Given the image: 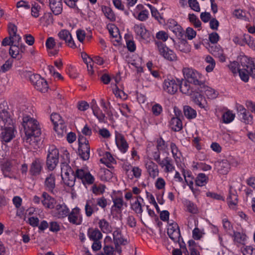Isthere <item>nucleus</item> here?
Segmentation results:
<instances>
[{
    "instance_id": "48",
    "label": "nucleus",
    "mask_w": 255,
    "mask_h": 255,
    "mask_svg": "<svg viewBox=\"0 0 255 255\" xmlns=\"http://www.w3.org/2000/svg\"><path fill=\"white\" fill-rule=\"evenodd\" d=\"M185 206L187 208V211L192 214H196L198 212V209L196 205L193 202L190 201H186L185 202Z\"/></svg>"
},
{
    "instance_id": "47",
    "label": "nucleus",
    "mask_w": 255,
    "mask_h": 255,
    "mask_svg": "<svg viewBox=\"0 0 255 255\" xmlns=\"http://www.w3.org/2000/svg\"><path fill=\"white\" fill-rule=\"evenodd\" d=\"M229 67L234 74H237L238 73L240 76V69L242 68L240 63L239 64L237 61H233L231 62L229 65Z\"/></svg>"
},
{
    "instance_id": "42",
    "label": "nucleus",
    "mask_w": 255,
    "mask_h": 255,
    "mask_svg": "<svg viewBox=\"0 0 255 255\" xmlns=\"http://www.w3.org/2000/svg\"><path fill=\"white\" fill-rule=\"evenodd\" d=\"M239 116L241 121L245 124L251 125L253 123V117L249 112L247 111L244 113H243L242 114H239Z\"/></svg>"
},
{
    "instance_id": "57",
    "label": "nucleus",
    "mask_w": 255,
    "mask_h": 255,
    "mask_svg": "<svg viewBox=\"0 0 255 255\" xmlns=\"http://www.w3.org/2000/svg\"><path fill=\"white\" fill-rule=\"evenodd\" d=\"M106 186L103 184H100L98 186L93 187V192L96 195L102 194L104 192Z\"/></svg>"
},
{
    "instance_id": "3",
    "label": "nucleus",
    "mask_w": 255,
    "mask_h": 255,
    "mask_svg": "<svg viewBox=\"0 0 255 255\" xmlns=\"http://www.w3.org/2000/svg\"><path fill=\"white\" fill-rule=\"evenodd\" d=\"M241 68L240 78L245 82H247L249 76L255 79V59L246 56H241L240 58Z\"/></svg>"
},
{
    "instance_id": "30",
    "label": "nucleus",
    "mask_w": 255,
    "mask_h": 255,
    "mask_svg": "<svg viewBox=\"0 0 255 255\" xmlns=\"http://www.w3.org/2000/svg\"><path fill=\"white\" fill-rule=\"evenodd\" d=\"M11 168L12 164L9 161H6L1 164V169L5 177H11L12 175Z\"/></svg>"
},
{
    "instance_id": "11",
    "label": "nucleus",
    "mask_w": 255,
    "mask_h": 255,
    "mask_svg": "<svg viewBox=\"0 0 255 255\" xmlns=\"http://www.w3.org/2000/svg\"><path fill=\"white\" fill-rule=\"evenodd\" d=\"M179 88V84L177 79L167 78L164 80L163 89L169 94L173 95L175 94Z\"/></svg>"
},
{
    "instance_id": "4",
    "label": "nucleus",
    "mask_w": 255,
    "mask_h": 255,
    "mask_svg": "<svg viewBox=\"0 0 255 255\" xmlns=\"http://www.w3.org/2000/svg\"><path fill=\"white\" fill-rule=\"evenodd\" d=\"M78 152L80 157L84 160L89 159L90 157V147L88 140L83 135L78 136Z\"/></svg>"
},
{
    "instance_id": "61",
    "label": "nucleus",
    "mask_w": 255,
    "mask_h": 255,
    "mask_svg": "<svg viewBox=\"0 0 255 255\" xmlns=\"http://www.w3.org/2000/svg\"><path fill=\"white\" fill-rule=\"evenodd\" d=\"M242 252L244 255H255V248L252 246H246Z\"/></svg>"
},
{
    "instance_id": "6",
    "label": "nucleus",
    "mask_w": 255,
    "mask_h": 255,
    "mask_svg": "<svg viewBox=\"0 0 255 255\" xmlns=\"http://www.w3.org/2000/svg\"><path fill=\"white\" fill-rule=\"evenodd\" d=\"M155 43L159 54L165 59L169 61H175L177 60V56L175 52L167 47L165 44L162 42L156 40Z\"/></svg>"
},
{
    "instance_id": "51",
    "label": "nucleus",
    "mask_w": 255,
    "mask_h": 255,
    "mask_svg": "<svg viewBox=\"0 0 255 255\" xmlns=\"http://www.w3.org/2000/svg\"><path fill=\"white\" fill-rule=\"evenodd\" d=\"M171 30L179 38H182L184 35V31L179 25L173 26L171 28Z\"/></svg>"
},
{
    "instance_id": "19",
    "label": "nucleus",
    "mask_w": 255,
    "mask_h": 255,
    "mask_svg": "<svg viewBox=\"0 0 255 255\" xmlns=\"http://www.w3.org/2000/svg\"><path fill=\"white\" fill-rule=\"evenodd\" d=\"M69 213V209L64 204H57L55 208L54 216L58 219H63L67 217Z\"/></svg>"
},
{
    "instance_id": "13",
    "label": "nucleus",
    "mask_w": 255,
    "mask_h": 255,
    "mask_svg": "<svg viewBox=\"0 0 255 255\" xmlns=\"http://www.w3.org/2000/svg\"><path fill=\"white\" fill-rule=\"evenodd\" d=\"M14 126V121L10 113L5 109L0 112V128Z\"/></svg>"
},
{
    "instance_id": "12",
    "label": "nucleus",
    "mask_w": 255,
    "mask_h": 255,
    "mask_svg": "<svg viewBox=\"0 0 255 255\" xmlns=\"http://www.w3.org/2000/svg\"><path fill=\"white\" fill-rule=\"evenodd\" d=\"M43 160L38 158L34 159L30 165L29 174L33 176L39 175L43 170Z\"/></svg>"
},
{
    "instance_id": "63",
    "label": "nucleus",
    "mask_w": 255,
    "mask_h": 255,
    "mask_svg": "<svg viewBox=\"0 0 255 255\" xmlns=\"http://www.w3.org/2000/svg\"><path fill=\"white\" fill-rule=\"evenodd\" d=\"M234 15L238 18L245 19L246 17V12L241 9H236L234 11Z\"/></svg>"
},
{
    "instance_id": "14",
    "label": "nucleus",
    "mask_w": 255,
    "mask_h": 255,
    "mask_svg": "<svg viewBox=\"0 0 255 255\" xmlns=\"http://www.w3.org/2000/svg\"><path fill=\"white\" fill-rule=\"evenodd\" d=\"M68 219L70 223L79 225L82 223V218L80 214V210L76 207L72 210L68 215Z\"/></svg>"
},
{
    "instance_id": "36",
    "label": "nucleus",
    "mask_w": 255,
    "mask_h": 255,
    "mask_svg": "<svg viewBox=\"0 0 255 255\" xmlns=\"http://www.w3.org/2000/svg\"><path fill=\"white\" fill-rule=\"evenodd\" d=\"M178 42V44L176 45V48L181 52L187 53L190 51V46L188 44L186 40L183 38Z\"/></svg>"
},
{
    "instance_id": "16",
    "label": "nucleus",
    "mask_w": 255,
    "mask_h": 255,
    "mask_svg": "<svg viewBox=\"0 0 255 255\" xmlns=\"http://www.w3.org/2000/svg\"><path fill=\"white\" fill-rule=\"evenodd\" d=\"M115 139L116 143L120 150L123 153L126 152L128 149V145L124 136L121 133L116 131Z\"/></svg>"
},
{
    "instance_id": "18",
    "label": "nucleus",
    "mask_w": 255,
    "mask_h": 255,
    "mask_svg": "<svg viewBox=\"0 0 255 255\" xmlns=\"http://www.w3.org/2000/svg\"><path fill=\"white\" fill-rule=\"evenodd\" d=\"M58 35L60 39L64 40L68 46L72 48L76 47L71 34L68 30L63 29L59 32Z\"/></svg>"
},
{
    "instance_id": "45",
    "label": "nucleus",
    "mask_w": 255,
    "mask_h": 255,
    "mask_svg": "<svg viewBox=\"0 0 255 255\" xmlns=\"http://www.w3.org/2000/svg\"><path fill=\"white\" fill-rule=\"evenodd\" d=\"M205 62L208 64L206 67V71L207 72H212L215 67V61L211 56L208 55L205 58Z\"/></svg>"
},
{
    "instance_id": "55",
    "label": "nucleus",
    "mask_w": 255,
    "mask_h": 255,
    "mask_svg": "<svg viewBox=\"0 0 255 255\" xmlns=\"http://www.w3.org/2000/svg\"><path fill=\"white\" fill-rule=\"evenodd\" d=\"M204 233L198 228H195L192 231V237L194 240H198L201 239Z\"/></svg>"
},
{
    "instance_id": "40",
    "label": "nucleus",
    "mask_w": 255,
    "mask_h": 255,
    "mask_svg": "<svg viewBox=\"0 0 255 255\" xmlns=\"http://www.w3.org/2000/svg\"><path fill=\"white\" fill-rule=\"evenodd\" d=\"M208 181V176L204 173H199L196 178L195 184L198 186H203L207 183Z\"/></svg>"
},
{
    "instance_id": "17",
    "label": "nucleus",
    "mask_w": 255,
    "mask_h": 255,
    "mask_svg": "<svg viewBox=\"0 0 255 255\" xmlns=\"http://www.w3.org/2000/svg\"><path fill=\"white\" fill-rule=\"evenodd\" d=\"M177 80L179 84V88L183 94L191 95L196 90L194 89V85L191 87L189 84L190 82L186 80L177 79Z\"/></svg>"
},
{
    "instance_id": "2",
    "label": "nucleus",
    "mask_w": 255,
    "mask_h": 255,
    "mask_svg": "<svg viewBox=\"0 0 255 255\" xmlns=\"http://www.w3.org/2000/svg\"><path fill=\"white\" fill-rule=\"evenodd\" d=\"M22 126L24 128L26 142L32 144L37 141L36 139L41 133V128L38 121L29 116L24 117L22 119Z\"/></svg>"
},
{
    "instance_id": "5",
    "label": "nucleus",
    "mask_w": 255,
    "mask_h": 255,
    "mask_svg": "<svg viewBox=\"0 0 255 255\" xmlns=\"http://www.w3.org/2000/svg\"><path fill=\"white\" fill-rule=\"evenodd\" d=\"M59 162V151L54 145L49 147L47 155L46 165L49 170H53Z\"/></svg>"
},
{
    "instance_id": "23",
    "label": "nucleus",
    "mask_w": 255,
    "mask_h": 255,
    "mask_svg": "<svg viewBox=\"0 0 255 255\" xmlns=\"http://www.w3.org/2000/svg\"><path fill=\"white\" fill-rule=\"evenodd\" d=\"M91 107L92 109L94 115L97 117L99 121L100 122H105L106 118L105 115L98 106L96 101L94 99L92 101Z\"/></svg>"
},
{
    "instance_id": "29",
    "label": "nucleus",
    "mask_w": 255,
    "mask_h": 255,
    "mask_svg": "<svg viewBox=\"0 0 255 255\" xmlns=\"http://www.w3.org/2000/svg\"><path fill=\"white\" fill-rule=\"evenodd\" d=\"M146 168L150 177L154 178L158 175V166L152 161H149L146 164Z\"/></svg>"
},
{
    "instance_id": "50",
    "label": "nucleus",
    "mask_w": 255,
    "mask_h": 255,
    "mask_svg": "<svg viewBox=\"0 0 255 255\" xmlns=\"http://www.w3.org/2000/svg\"><path fill=\"white\" fill-rule=\"evenodd\" d=\"M246 238V236L244 234L238 232L234 233V240L238 243L244 244Z\"/></svg>"
},
{
    "instance_id": "9",
    "label": "nucleus",
    "mask_w": 255,
    "mask_h": 255,
    "mask_svg": "<svg viewBox=\"0 0 255 255\" xmlns=\"http://www.w3.org/2000/svg\"><path fill=\"white\" fill-rule=\"evenodd\" d=\"M114 242L115 246V250L119 254L122 253V248L121 245H126L128 244V241L123 238L121 231L117 229L114 231L113 234Z\"/></svg>"
},
{
    "instance_id": "26",
    "label": "nucleus",
    "mask_w": 255,
    "mask_h": 255,
    "mask_svg": "<svg viewBox=\"0 0 255 255\" xmlns=\"http://www.w3.org/2000/svg\"><path fill=\"white\" fill-rule=\"evenodd\" d=\"M218 172L221 174H226L229 171L230 165L227 160L224 159L216 163Z\"/></svg>"
},
{
    "instance_id": "39",
    "label": "nucleus",
    "mask_w": 255,
    "mask_h": 255,
    "mask_svg": "<svg viewBox=\"0 0 255 255\" xmlns=\"http://www.w3.org/2000/svg\"><path fill=\"white\" fill-rule=\"evenodd\" d=\"M113 205L112 209L117 212L121 211L124 205V201L122 197H116L113 198Z\"/></svg>"
},
{
    "instance_id": "20",
    "label": "nucleus",
    "mask_w": 255,
    "mask_h": 255,
    "mask_svg": "<svg viewBox=\"0 0 255 255\" xmlns=\"http://www.w3.org/2000/svg\"><path fill=\"white\" fill-rule=\"evenodd\" d=\"M85 210L86 215L88 217H91L93 213L99 211V208L95 202V199L92 198L91 199L87 200L86 204L85 206Z\"/></svg>"
},
{
    "instance_id": "25",
    "label": "nucleus",
    "mask_w": 255,
    "mask_h": 255,
    "mask_svg": "<svg viewBox=\"0 0 255 255\" xmlns=\"http://www.w3.org/2000/svg\"><path fill=\"white\" fill-rule=\"evenodd\" d=\"M159 165L164 168V171L166 173L172 172L175 169L172 160L169 157H166L159 162Z\"/></svg>"
},
{
    "instance_id": "35",
    "label": "nucleus",
    "mask_w": 255,
    "mask_h": 255,
    "mask_svg": "<svg viewBox=\"0 0 255 255\" xmlns=\"http://www.w3.org/2000/svg\"><path fill=\"white\" fill-rule=\"evenodd\" d=\"M61 169L62 178H63V176H69V174L70 175V174H73L74 172H75L69 166L67 161L63 162L61 163Z\"/></svg>"
},
{
    "instance_id": "31",
    "label": "nucleus",
    "mask_w": 255,
    "mask_h": 255,
    "mask_svg": "<svg viewBox=\"0 0 255 255\" xmlns=\"http://www.w3.org/2000/svg\"><path fill=\"white\" fill-rule=\"evenodd\" d=\"M170 127L174 131H179L182 128V123L181 119L172 118L170 121Z\"/></svg>"
},
{
    "instance_id": "62",
    "label": "nucleus",
    "mask_w": 255,
    "mask_h": 255,
    "mask_svg": "<svg viewBox=\"0 0 255 255\" xmlns=\"http://www.w3.org/2000/svg\"><path fill=\"white\" fill-rule=\"evenodd\" d=\"M168 37V34L164 31H159L156 34V38L157 39L162 40L164 42L167 40Z\"/></svg>"
},
{
    "instance_id": "1",
    "label": "nucleus",
    "mask_w": 255,
    "mask_h": 255,
    "mask_svg": "<svg viewBox=\"0 0 255 255\" xmlns=\"http://www.w3.org/2000/svg\"><path fill=\"white\" fill-rule=\"evenodd\" d=\"M182 72L185 80L192 84L195 89L200 92H205L207 96L212 98L215 97L213 89L205 84L202 75L198 71L192 68H184Z\"/></svg>"
},
{
    "instance_id": "37",
    "label": "nucleus",
    "mask_w": 255,
    "mask_h": 255,
    "mask_svg": "<svg viewBox=\"0 0 255 255\" xmlns=\"http://www.w3.org/2000/svg\"><path fill=\"white\" fill-rule=\"evenodd\" d=\"M183 111L185 116L188 119H193L196 117V110L189 106H185L183 108Z\"/></svg>"
},
{
    "instance_id": "60",
    "label": "nucleus",
    "mask_w": 255,
    "mask_h": 255,
    "mask_svg": "<svg viewBox=\"0 0 255 255\" xmlns=\"http://www.w3.org/2000/svg\"><path fill=\"white\" fill-rule=\"evenodd\" d=\"M152 112L155 116H158L162 112V106L159 104L154 105L152 107Z\"/></svg>"
},
{
    "instance_id": "59",
    "label": "nucleus",
    "mask_w": 255,
    "mask_h": 255,
    "mask_svg": "<svg viewBox=\"0 0 255 255\" xmlns=\"http://www.w3.org/2000/svg\"><path fill=\"white\" fill-rule=\"evenodd\" d=\"M50 118L54 125L63 121L61 116L57 113L52 114Z\"/></svg>"
},
{
    "instance_id": "38",
    "label": "nucleus",
    "mask_w": 255,
    "mask_h": 255,
    "mask_svg": "<svg viewBox=\"0 0 255 255\" xmlns=\"http://www.w3.org/2000/svg\"><path fill=\"white\" fill-rule=\"evenodd\" d=\"M136 198V200L131 205V207L136 214L141 215L143 210L142 209L141 204L139 201V199L143 200V199L140 196H137Z\"/></svg>"
},
{
    "instance_id": "28",
    "label": "nucleus",
    "mask_w": 255,
    "mask_h": 255,
    "mask_svg": "<svg viewBox=\"0 0 255 255\" xmlns=\"http://www.w3.org/2000/svg\"><path fill=\"white\" fill-rule=\"evenodd\" d=\"M88 236L90 240L98 241L102 239L103 235L98 229L90 228L88 230Z\"/></svg>"
},
{
    "instance_id": "64",
    "label": "nucleus",
    "mask_w": 255,
    "mask_h": 255,
    "mask_svg": "<svg viewBox=\"0 0 255 255\" xmlns=\"http://www.w3.org/2000/svg\"><path fill=\"white\" fill-rule=\"evenodd\" d=\"M45 44L47 48L52 49L56 46V42L54 38L50 37L46 40Z\"/></svg>"
},
{
    "instance_id": "43",
    "label": "nucleus",
    "mask_w": 255,
    "mask_h": 255,
    "mask_svg": "<svg viewBox=\"0 0 255 255\" xmlns=\"http://www.w3.org/2000/svg\"><path fill=\"white\" fill-rule=\"evenodd\" d=\"M54 128L58 134L62 135L66 133V126L64 121L63 122L56 124L54 125Z\"/></svg>"
},
{
    "instance_id": "24",
    "label": "nucleus",
    "mask_w": 255,
    "mask_h": 255,
    "mask_svg": "<svg viewBox=\"0 0 255 255\" xmlns=\"http://www.w3.org/2000/svg\"><path fill=\"white\" fill-rule=\"evenodd\" d=\"M49 5L53 14L56 15L62 11V0H49Z\"/></svg>"
},
{
    "instance_id": "58",
    "label": "nucleus",
    "mask_w": 255,
    "mask_h": 255,
    "mask_svg": "<svg viewBox=\"0 0 255 255\" xmlns=\"http://www.w3.org/2000/svg\"><path fill=\"white\" fill-rule=\"evenodd\" d=\"M148 14L149 13L147 10H142L138 13L136 18L140 21H143L148 18Z\"/></svg>"
},
{
    "instance_id": "49",
    "label": "nucleus",
    "mask_w": 255,
    "mask_h": 255,
    "mask_svg": "<svg viewBox=\"0 0 255 255\" xmlns=\"http://www.w3.org/2000/svg\"><path fill=\"white\" fill-rule=\"evenodd\" d=\"M217 51L215 50H214L213 48H211V51L213 52V54L216 56H217L221 62H225L226 61V56L223 53V50L219 48H217Z\"/></svg>"
},
{
    "instance_id": "32",
    "label": "nucleus",
    "mask_w": 255,
    "mask_h": 255,
    "mask_svg": "<svg viewBox=\"0 0 255 255\" xmlns=\"http://www.w3.org/2000/svg\"><path fill=\"white\" fill-rule=\"evenodd\" d=\"M9 54L13 58H16L18 60L22 58L21 52L19 45L14 44L9 48Z\"/></svg>"
},
{
    "instance_id": "22",
    "label": "nucleus",
    "mask_w": 255,
    "mask_h": 255,
    "mask_svg": "<svg viewBox=\"0 0 255 255\" xmlns=\"http://www.w3.org/2000/svg\"><path fill=\"white\" fill-rule=\"evenodd\" d=\"M41 202L46 208L53 209L56 203V200L50 196L47 192H44L42 194Z\"/></svg>"
},
{
    "instance_id": "52",
    "label": "nucleus",
    "mask_w": 255,
    "mask_h": 255,
    "mask_svg": "<svg viewBox=\"0 0 255 255\" xmlns=\"http://www.w3.org/2000/svg\"><path fill=\"white\" fill-rule=\"evenodd\" d=\"M170 148L173 158L174 159L179 158L181 153L179 151L176 145L173 142L171 143Z\"/></svg>"
},
{
    "instance_id": "21",
    "label": "nucleus",
    "mask_w": 255,
    "mask_h": 255,
    "mask_svg": "<svg viewBox=\"0 0 255 255\" xmlns=\"http://www.w3.org/2000/svg\"><path fill=\"white\" fill-rule=\"evenodd\" d=\"M14 126L3 127L2 129V131L1 133L2 141L8 142L14 137Z\"/></svg>"
},
{
    "instance_id": "27",
    "label": "nucleus",
    "mask_w": 255,
    "mask_h": 255,
    "mask_svg": "<svg viewBox=\"0 0 255 255\" xmlns=\"http://www.w3.org/2000/svg\"><path fill=\"white\" fill-rule=\"evenodd\" d=\"M44 187L47 191L53 193L54 189L55 188V176L54 174H50L45 178Z\"/></svg>"
},
{
    "instance_id": "53",
    "label": "nucleus",
    "mask_w": 255,
    "mask_h": 255,
    "mask_svg": "<svg viewBox=\"0 0 255 255\" xmlns=\"http://www.w3.org/2000/svg\"><path fill=\"white\" fill-rule=\"evenodd\" d=\"M95 202L97 206H99L103 209L106 207L108 204L107 200L104 196L96 199Z\"/></svg>"
},
{
    "instance_id": "7",
    "label": "nucleus",
    "mask_w": 255,
    "mask_h": 255,
    "mask_svg": "<svg viewBox=\"0 0 255 255\" xmlns=\"http://www.w3.org/2000/svg\"><path fill=\"white\" fill-rule=\"evenodd\" d=\"M29 80L37 90L44 93L48 88L46 81L39 74H32L29 77Z\"/></svg>"
},
{
    "instance_id": "56",
    "label": "nucleus",
    "mask_w": 255,
    "mask_h": 255,
    "mask_svg": "<svg viewBox=\"0 0 255 255\" xmlns=\"http://www.w3.org/2000/svg\"><path fill=\"white\" fill-rule=\"evenodd\" d=\"M188 3L192 9L197 12L200 11V7L197 0H188Z\"/></svg>"
},
{
    "instance_id": "10",
    "label": "nucleus",
    "mask_w": 255,
    "mask_h": 255,
    "mask_svg": "<svg viewBox=\"0 0 255 255\" xmlns=\"http://www.w3.org/2000/svg\"><path fill=\"white\" fill-rule=\"evenodd\" d=\"M205 92H200L198 90L195 91L192 95H191L193 101L200 108L204 109L205 111L209 109L206 99L203 96L202 93Z\"/></svg>"
},
{
    "instance_id": "33",
    "label": "nucleus",
    "mask_w": 255,
    "mask_h": 255,
    "mask_svg": "<svg viewBox=\"0 0 255 255\" xmlns=\"http://www.w3.org/2000/svg\"><path fill=\"white\" fill-rule=\"evenodd\" d=\"M99 228L101 231L106 234H108L112 231V228L109 223L105 219L100 220L98 222Z\"/></svg>"
},
{
    "instance_id": "54",
    "label": "nucleus",
    "mask_w": 255,
    "mask_h": 255,
    "mask_svg": "<svg viewBox=\"0 0 255 255\" xmlns=\"http://www.w3.org/2000/svg\"><path fill=\"white\" fill-rule=\"evenodd\" d=\"M40 9V6L38 3H34L31 7V15L34 17H38Z\"/></svg>"
},
{
    "instance_id": "41",
    "label": "nucleus",
    "mask_w": 255,
    "mask_h": 255,
    "mask_svg": "<svg viewBox=\"0 0 255 255\" xmlns=\"http://www.w3.org/2000/svg\"><path fill=\"white\" fill-rule=\"evenodd\" d=\"M76 178V177L75 172H74L73 174H69V176H63L62 180L65 185L71 187L74 185Z\"/></svg>"
},
{
    "instance_id": "8",
    "label": "nucleus",
    "mask_w": 255,
    "mask_h": 255,
    "mask_svg": "<svg viewBox=\"0 0 255 255\" xmlns=\"http://www.w3.org/2000/svg\"><path fill=\"white\" fill-rule=\"evenodd\" d=\"M167 234L169 238L175 243H178L181 247L183 239L181 238L179 228L177 224L172 223L167 229Z\"/></svg>"
},
{
    "instance_id": "46",
    "label": "nucleus",
    "mask_w": 255,
    "mask_h": 255,
    "mask_svg": "<svg viewBox=\"0 0 255 255\" xmlns=\"http://www.w3.org/2000/svg\"><path fill=\"white\" fill-rule=\"evenodd\" d=\"M234 118L235 115L230 111H228L222 115L223 122L224 123H230L234 120Z\"/></svg>"
},
{
    "instance_id": "15",
    "label": "nucleus",
    "mask_w": 255,
    "mask_h": 255,
    "mask_svg": "<svg viewBox=\"0 0 255 255\" xmlns=\"http://www.w3.org/2000/svg\"><path fill=\"white\" fill-rule=\"evenodd\" d=\"M134 31L136 35L143 40H147L150 37V33L146 29L144 24H136L133 26Z\"/></svg>"
},
{
    "instance_id": "34",
    "label": "nucleus",
    "mask_w": 255,
    "mask_h": 255,
    "mask_svg": "<svg viewBox=\"0 0 255 255\" xmlns=\"http://www.w3.org/2000/svg\"><path fill=\"white\" fill-rule=\"evenodd\" d=\"M102 10L105 16L111 21L116 20L115 15L111 8L107 6H103L102 7Z\"/></svg>"
},
{
    "instance_id": "44",
    "label": "nucleus",
    "mask_w": 255,
    "mask_h": 255,
    "mask_svg": "<svg viewBox=\"0 0 255 255\" xmlns=\"http://www.w3.org/2000/svg\"><path fill=\"white\" fill-rule=\"evenodd\" d=\"M125 38L126 41L127 47L130 52H134L136 49V46L134 41L131 39L129 35L126 34Z\"/></svg>"
}]
</instances>
